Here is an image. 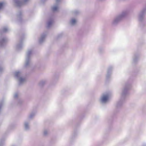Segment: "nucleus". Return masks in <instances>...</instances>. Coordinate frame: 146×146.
<instances>
[{
	"instance_id": "obj_1",
	"label": "nucleus",
	"mask_w": 146,
	"mask_h": 146,
	"mask_svg": "<svg viewBox=\"0 0 146 146\" xmlns=\"http://www.w3.org/2000/svg\"><path fill=\"white\" fill-rule=\"evenodd\" d=\"M14 74L15 78L17 80L19 86L22 85L26 82V79L22 77V73L20 71H16L14 72Z\"/></svg>"
},
{
	"instance_id": "obj_2",
	"label": "nucleus",
	"mask_w": 146,
	"mask_h": 146,
	"mask_svg": "<svg viewBox=\"0 0 146 146\" xmlns=\"http://www.w3.org/2000/svg\"><path fill=\"white\" fill-rule=\"evenodd\" d=\"M29 0H14V2L16 5L20 6L26 4Z\"/></svg>"
},
{
	"instance_id": "obj_3",
	"label": "nucleus",
	"mask_w": 146,
	"mask_h": 146,
	"mask_svg": "<svg viewBox=\"0 0 146 146\" xmlns=\"http://www.w3.org/2000/svg\"><path fill=\"white\" fill-rule=\"evenodd\" d=\"M24 128L25 130L28 131L30 129V123L27 121H25L24 123Z\"/></svg>"
},
{
	"instance_id": "obj_4",
	"label": "nucleus",
	"mask_w": 146,
	"mask_h": 146,
	"mask_svg": "<svg viewBox=\"0 0 146 146\" xmlns=\"http://www.w3.org/2000/svg\"><path fill=\"white\" fill-rule=\"evenodd\" d=\"M36 114V112L35 111L31 112L28 116V119L29 120L33 119L35 116Z\"/></svg>"
},
{
	"instance_id": "obj_5",
	"label": "nucleus",
	"mask_w": 146,
	"mask_h": 146,
	"mask_svg": "<svg viewBox=\"0 0 146 146\" xmlns=\"http://www.w3.org/2000/svg\"><path fill=\"white\" fill-rule=\"evenodd\" d=\"M34 52V50L33 49H31L28 50L26 52V57L30 59L31 55L33 54Z\"/></svg>"
},
{
	"instance_id": "obj_6",
	"label": "nucleus",
	"mask_w": 146,
	"mask_h": 146,
	"mask_svg": "<svg viewBox=\"0 0 146 146\" xmlns=\"http://www.w3.org/2000/svg\"><path fill=\"white\" fill-rule=\"evenodd\" d=\"M23 47V44L22 40H21L19 42L17 43L15 46V49L17 51L21 49Z\"/></svg>"
},
{
	"instance_id": "obj_7",
	"label": "nucleus",
	"mask_w": 146,
	"mask_h": 146,
	"mask_svg": "<svg viewBox=\"0 0 146 146\" xmlns=\"http://www.w3.org/2000/svg\"><path fill=\"white\" fill-rule=\"evenodd\" d=\"M23 102V100L21 98H18L16 100V104L18 106L21 105Z\"/></svg>"
},
{
	"instance_id": "obj_8",
	"label": "nucleus",
	"mask_w": 146,
	"mask_h": 146,
	"mask_svg": "<svg viewBox=\"0 0 146 146\" xmlns=\"http://www.w3.org/2000/svg\"><path fill=\"white\" fill-rule=\"evenodd\" d=\"M7 41V39L6 38H3L1 41H0V46H2L4 43Z\"/></svg>"
},
{
	"instance_id": "obj_9",
	"label": "nucleus",
	"mask_w": 146,
	"mask_h": 146,
	"mask_svg": "<svg viewBox=\"0 0 146 146\" xmlns=\"http://www.w3.org/2000/svg\"><path fill=\"white\" fill-rule=\"evenodd\" d=\"M30 58L26 57V60L25 64V67H27L28 66L29 64Z\"/></svg>"
},
{
	"instance_id": "obj_10",
	"label": "nucleus",
	"mask_w": 146,
	"mask_h": 146,
	"mask_svg": "<svg viewBox=\"0 0 146 146\" xmlns=\"http://www.w3.org/2000/svg\"><path fill=\"white\" fill-rule=\"evenodd\" d=\"M108 99V95L104 96L102 98V100L103 102H105Z\"/></svg>"
},
{
	"instance_id": "obj_11",
	"label": "nucleus",
	"mask_w": 146,
	"mask_h": 146,
	"mask_svg": "<svg viewBox=\"0 0 146 146\" xmlns=\"http://www.w3.org/2000/svg\"><path fill=\"white\" fill-rule=\"evenodd\" d=\"M14 98L16 100L18 98H20L19 97V94L18 93H15L14 94L13 96Z\"/></svg>"
},
{
	"instance_id": "obj_12",
	"label": "nucleus",
	"mask_w": 146,
	"mask_h": 146,
	"mask_svg": "<svg viewBox=\"0 0 146 146\" xmlns=\"http://www.w3.org/2000/svg\"><path fill=\"white\" fill-rule=\"evenodd\" d=\"M9 30V28L7 27H4L2 30V31L3 32L6 33Z\"/></svg>"
},
{
	"instance_id": "obj_13",
	"label": "nucleus",
	"mask_w": 146,
	"mask_h": 146,
	"mask_svg": "<svg viewBox=\"0 0 146 146\" xmlns=\"http://www.w3.org/2000/svg\"><path fill=\"white\" fill-rule=\"evenodd\" d=\"M21 14L22 13L21 11H19L17 14V17L19 19H21Z\"/></svg>"
},
{
	"instance_id": "obj_14",
	"label": "nucleus",
	"mask_w": 146,
	"mask_h": 146,
	"mask_svg": "<svg viewBox=\"0 0 146 146\" xmlns=\"http://www.w3.org/2000/svg\"><path fill=\"white\" fill-rule=\"evenodd\" d=\"M4 5L5 3L4 2H0V10L3 8Z\"/></svg>"
},
{
	"instance_id": "obj_15",
	"label": "nucleus",
	"mask_w": 146,
	"mask_h": 146,
	"mask_svg": "<svg viewBox=\"0 0 146 146\" xmlns=\"http://www.w3.org/2000/svg\"><path fill=\"white\" fill-rule=\"evenodd\" d=\"M4 70V68L2 66H0V72H2Z\"/></svg>"
},
{
	"instance_id": "obj_16",
	"label": "nucleus",
	"mask_w": 146,
	"mask_h": 146,
	"mask_svg": "<svg viewBox=\"0 0 146 146\" xmlns=\"http://www.w3.org/2000/svg\"><path fill=\"white\" fill-rule=\"evenodd\" d=\"M58 7L57 6L54 7L52 8V10L53 11H55L57 10Z\"/></svg>"
},
{
	"instance_id": "obj_17",
	"label": "nucleus",
	"mask_w": 146,
	"mask_h": 146,
	"mask_svg": "<svg viewBox=\"0 0 146 146\" xmlns=\"http://www.w3.org/2000/svg\"><path fill=\"white\" fill-rule=\"evenodd\" d=\"M76 22V21L75 19H73L72 20V24H74Z\"/></svg>"
},
{
	"instance_id": "obj_18",
	"label": "nucleus",
	"mask_w": 146,
	"mask_h": 146,
	"mask_svg": "<svg viewBox=\"0 0 146 146\" xmlns=\"http://www.w3.org/2000/svg\"><path fill=\"white\" fill-rule=\"evenodd\" d=\"M0 146H1V145H0Z\"/></svg>"
}]
</instances>
